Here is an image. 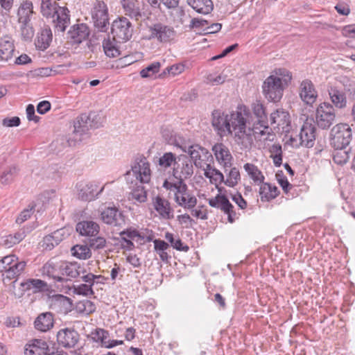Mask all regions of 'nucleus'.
<instances>
[{
    "label": "nucleus",
    "instance_id": "obj_48",
    "mask_svg": "<svg viewBox=\"0 0 355 355\" xmlns=\"http://www.w3.org/2000/svg\"><path fill=\"white\" fill-rule=\"evenodd\" d=\"M252 131V138L253 139V135H254L255 137H257L256 135H260L261 137L266 136L264 139H268L270 140V136L272 135L271 134V129L269 128V126L268 125V128H264V127H261L259 124H258V121L257 123L254 124V126L252 128H250L248 126V128Z\"/></svg>",
    "mask_w": 355,
    "mask_h": 355
},
{
    "label": "nucleus",
    "instance_id": "obj_24",
    "mask_svg": "<svg viewBox=\"0 0 355 355\" xmlns=\"http://www.w3.org/2000/svg\"><path fill=\"white\" fill-rule=\"evenodd\" d=\"M153 204L155 209L158 212L161 218L166 220L174 218V210L168 200L157 196Z\"/></svg>",
    "mask_w": 355,
    "mask_h": 355
},
{
    "label": "nucleus",
    "instance_id": "obj_52",
    "mask_svg": "<svg viewBox=\"0 0 355 355\" xmlns=\"http://www.w3.org/2000/svg\"><path fill=\"white\" fill-rule=\"evenodd\" d=\"M18 169L16 166H10L8 170L5 171L1 175L0 181L2 184H7L10 183L14 178L17 175Z\"/></svg>",
    "mask_w": 355,
    "mask_h": 355
},
{
    "label": "nucleus",
    "instance_id": "obj_32",
    "mask_svg": "<svg viewBox=\"0 0 355 355\" xmlns=\"http://www.w3.org/2000/svg\"><path fill=\"white\" fill-rule=\"evenodd\" d=\"M259 193L261 201L268 202L275 198L279 195V191L276 186L263 182L260 186Z\"/></svg>",
    "mask_w": 355,
    "mask_h": 355
},
{
    "label": "nucleus",
    "instance_id": "obj_31",
    "mask_svg": "<svg viewBox=\"0 0 355 355\" xmlns=\"http://www.w3.org/2000/svg\"><path fill=\"white\" fill-rule=\"evenodd\" d=\"M187 3L195 11L202 15L209 14L214 9L211 0H187Z\"/></svg>",
    "mask_w": 355,
    "mask_h": 355
},
{
    "label": "nucleus",
    "instance_id": "obj_51",
    "mask_svg": "<svg viewBox=\"0 0 355 355\" xmlns=\"http://www.w3.org/2000/svg\"><path fill=\"white\" fill-rule=\"evenodd\" d=\"M165 239L170 242L173 248L178 250L187 252L189 249V246L184 245L179 238L175 239L173 234L171 233L166 232L165 234Z\"/></svg>",
    "mask_w": 355,
    "mask_h": 355
},
{
    "label": "nucleus",
    "instance_id": "obj_39",
    "mask_svg": "<svg viewBox=\"0 0 355 355\" xmlns=\"http://www.w3.org/2000/svg\"><path fill=\"white\" fill-rule=\"evenodd\" d=\"M243 168L250 178L256 184H261L263 182L264 176L257 166L252 164L247 163L244 164Z\"/></svg>",
    "mask_w": 355,
    "mask_h": 355
},
{
    "label": "nucleus",
    "instance_id": "obj_26",
    "mask_svg": "<svg viewBox=\"0 0 355 355\" xmlns=\"http://www.w3.org/2000/svg\"><path fill=\"white\" fill-rule=\"evenodd\" d=\"M76 231L82 236L93 237L99 232V225L94 221L84 220L76 225Z\"/></svg>",
    "mask_w": 355,
    "mask_h": 355
},
{
    "label": "nucleus",
    "instance_id": "obj_59",
    "mask_svg": "<svg viewBox=\"0 0 355 355\" xmlns=\"http://www.w3.org/2000/svg\"><path fill=\"white\" fill-rule=\"evenodd\" d=\"M118 244L120 245L121 248L125 250H132L135 248L133 242L129 239H127L125 236H121Z\"/></svg>",
    "mask_w": 355,
    "mask_h": 355
},
{
    "label": "nucleus",
    "instance_id": "obj_38",
    "mask_svg": "<svg viewBox=\"0 0 355 355\" xmlns=\"http://www.w3.org/2000/svg\"><path fill=\"white\" fill-rule=\"evenodd\" d=\"M252 110L255 116L257 118L258 124L264 128H268V119L265 109L262 103L256 101L252 103Z\"/></svg>",
    "mask_w": 355,
    "mask_h": 355
},
{
    "label": "nucleus",
    "instance_id": "obj_58",
    "mask_svg": "<svg viewBox=\"0 0 355 355\" xmlns=\"http://www.w3.org/2000/svg\"><path fill=\"white\" fill-rule=\"evenodd\" d=\"M81 279L86 282V284H91L92 286L95 283L96 278H102L101 275H96L91 272H87L85 266H83V272L79 276Z\"/></svg>",
    "mask_w": 355,
    "mask_h": 355
},
{
    "label": "nucleus",
    "instance_id": "obj_35",
    "mask_svg": "<svg viewBox=\"0 0 355 355\" xmlns=\"http://www.w3.org/2000/svg\"><path fill=\"white\" fill-rule=\"evenodd\" d=\"M98 185L96 182L87 184L80 191L79 196L83 200H92L98 196L103 190V187L98 191Z\"/></svg>",
    "mask_w": 355,
    "mask_h": 355
},
{
    "label": "nucleus",
    "instance_id": "obj_64",
    "mask_svg": "<svg viewBox=\"0 0 355 355\" xmlns=\"http://www.w3.org/2000/svg\"><path fill=\"white\" fill-rule=\"evenodd\" d=\"M2 124L5 127H17L20 125V119L18 116L6 118L3 120Z\"/></svg>",
    "mask_w": 355,
    "mask_h": 355
},
{
    "label": "nucleus",
    "instance_id": "obj_18",
    "mask_svg": "<svg viewBox=\"0 0 355 355\" xmlns=\"http://www.w3.org/2000/svg\"><path fill=\"white\" fill-rule=\"evenodd\" d=\"M102 220L110 225L122 226L125 224V216L116 207H107L101 212Z\"/></svg>",
    "mask_w": 355,
    "mask_h": 355
},
{
    "label": "nucleus",
    "instance_id": "obj_62",
    "mask_svg": "<svg viewBox=\"0 0 355 355\" xmlns=\"http://www.w3.org/2000/svg\"><path fill=\"white\" fill-rule=\"evenodd\" d=\"M184 182L183 181L178 180L176 182L173 183L168 180H165L163 183V187H164L166 190L174 191V193L179 189V186L184 184Z\"/></svg>",
    "mask_w": 355,
    "mask_h": 355
},
{
    "label": "nucleus",
    "instance_id": "obj_57",
    "mask_svg": "<svg viewBox=\"0 0 355 355\" xmlns=\"http://www.w3.org/2000/svg\"><path fill=\"white\" fill-rule=\"evenodd\" d=\"M89 240V247L94 250H100L105 247L106 240L104 237L98 236Z\"/></svg>",
    "mask_w": 355,
    "mask_h": 355
},
{
    "label": "nucleus",
    "instance_id": "obj_21",
    "mask_svg": "<svg viewBox=\"0 0 355 355\" xmlns=\"http://www.w3.org/2000/svg\"><path fill=\"white\" fill-rule=\"evenodd\" d=\"M300 96L307 105H312L315 102L318 92L313 83L309 80H303L300 86Z\"/></svg>",
    "mask_w": 355,
    "mask_h": 355
},
{
    "label": "nucleus",
    "instance_id": "obj_30",
    "mask_svg": "<svg viewBox=\"0 0 355 355\" xmlns=\"http://www.w3.org/2000/svg\"><path fill=\"white\" fill-rule=\"evenodd\" d=\"M202 169L204 171V175L206 178H209L211 184H215L216 187L221 184L225 183L223 174L215 167L211 165V162H208L205 167Z\"/></svg>",
    "mask_w": 355,
    "mask_h": 355
},
{
    "label": "nucleus",
    "instance_id": "obj_23",
    "mask_svg": "<svg viewBox=\"0 0 355 355\" xmlns=\"http://www.w3.org/2000/svg\"><path fill=\"white\" fill-rule=\"evenodd\" d=\"M48 344L41 339H35L25 346V355H49L50 353Z\"/></svg>",
    "mask_w": 355,
    "mask_h": 355
},
{
    "label": "nucleus",
    "instance_id": "obj_2",
    "mask_svg": "<svg viewBox=\"0 0 355 355\" xmlns=\"http://www.w3.org/2000/svg\"><path fill=\"white\" fill-rule=\"evenodd\" d=\"M291 79L292 75L287 69H275L263 83L262 92L265 98L274 103L279 101Z\"/></svg>",
    "mask_w": 355,
    "mask_h": 355
},
{
    "label": "nucleus",
    "instance_id": "obj_27",
    "mask_svg": "<svg viewBox=\"0 0 355 355\" xmlns=\"http://www.w3.org/2000/svg\"><path fill=\"white\" fill-rule=\"evenodd\" d=\"M54 324L53 314L50 312L40 314L34 322L37 330L45 332L51 329Z\"/></svg>",
    "mask_w": 355,
    "mask_h": 355
},
{
    "label": "nucleus",
    "instance_id": "obj_15",
    "mask_svg": "<svg viewBox=\"0 0 355 355\" xmlns=\"http://www.w3.org/2000/svg\"><path fill=\"white\" fill-rule=\"evenodd\" d=\"M174 200L179 206L187 209H192L197 204V198L189 193L185 183L179 186L178 190L174 193Z\"/></svg>",
    "mask_w": 355,
    "mask_h": 355
},
{
    "label": "nucleus",
    "instance_id": "obj_53",
    "mask_svg": "<svg viewBox=\"0 0 355 355\" xmlns=\"http://www.w3.org/2000/svg\"><path fill=\"white\" fill-rule=\"evenodd\" d=\"M77 308L80 312L89 315L96 310V306L94 302L90 300H85L79 302Z\"/></svg>",
    "mask_w": 355,
    "mask_h": 355
},
{
    "label": "nucleus",
    "instance_id": "obj_36",
    "mask_svg": "<svg viewBox=\"0 0 355 355\" xmlns=\"http://www.w3.org/2000/svg\"><path fill=\"white\" fill-rule=\"evenodd\" d=\"M26 266V262L19 259L3 272L6 277L10 279L17 278L22 274Z\"/></svg>",
    "mask_w": 355,
    "mask_h": 355
},
{
    "label": "nucleus",
    "instance_id": "obj_7",
    "mask_svg": "<svg viewBox=\"0 0 355 355\" xmlns=\"http://www.w3.org/2000/svg\"><path fill=\"white\" fill-rule=\"evenodd\" d=\"M193 173V164L191 159L186 155L178 157V160L173 168V175L177 180L183 181L189 178Z\"/></svg>",
    "mask_w": 355,
    "mask_h": 355
},
{
    "label": "nucleus",
    "instance_id": "obj_43",
    "mask_svg": "<svg viewBox=\"0 0 355 355\" xmlns=\"http://www.w3.org/2000/svg\"><path fill=\"white\" fill-rule=\"evenodd\" d=\"M178 157L171 152L164 153L158 159V164L162 168H168L173 166H175Z\"/></svg>",
    "mask_w": 355,
    "mask_h": 355
},
{
    "label": "nucleus",
    "instance_id": "obj_61",
    "mask_svg": "<svg viewBox=\"0 0 355 355\" xmlns=\"http://www.w3.org/2000/svg\"><path fill=\"white\" fill-rule=\"evenodd\" d=\"M26 112L28 121H33L35 123L40 121V117L35 114V107L33 105L28 104L26 107Z\"/></svg>",
    "mask_w": 355,
    "mask_h": 355
},
{
    "label": "nucleus",
    "instance_id": "obj_13",
    "mask_svg": "<svg viewBox=\"0 0 355 355\" xmlns=\"http://www.w3.org/2000/svg\"><path fill=\"white\" fill-rule=\"evenodd\" d=\"M150 39H156L160 42H168L172 40L175 31L173 27L161 23H156L149 27Z\"/></svg>",
    "mask_w": 355,
    "mask_h": 355
},
{
    "label": "nucleus",
    "instance_id": "obj_9",
    "mask_svg": "<svg viewBox=\"0 0 355 355\" xmlns=\"http://www.w3.org/2000/svg\"><path fill=\"white\" fill-rule=\"evenodd\" d=\"M193 161V164L199 168L205 167V165L213 160L211 154L205 148L196 144L188 147L185 150Z\"/></svg>",
    "mask_w": 355,
    "mask_h": 355
},
{
    "label": "nucleus",
    "instance_id": "obj_41",
    "mask_svg": "<svg viewBox=\"0 0 355 355\" xmlns=\"http://www.w3.org/2000/svg\"><path fill=\"white\" fill-rule=\"evenodd\" d=\"M333 160L337 164L343 165L349 159V151L347 148H334Z\"/></svg>",
    "mask_w": 355,
    "mask_h": 355
},
{
    "label": "nucleus",
    "instance_id": "obj_37",
    "mask_svg": "<svg viewBox=\"0 0 355 355\" xmlns=\"http://www.w3.org/2000/svg\"><path fill=\"white\" fill-rule=\"evenodd\" d=\"M15 46L13 42L10 39H3L0 40V58L1 60L8 61L13 55Z\"/></svg>",
    "mask_w": 355,
    "mask_h": 355
},
{
    "label": "nucleus",
    "instance_id": "obj_42",
    "mask_svg": "<svg viewBox=\"0 0 355 355\" xmlns=\"http://www.w3.org/2000/svg\"><path fill=\"white\" fill-rule=\"evenodd\" d=\"M21 38L24 42H30L35 35V30L31 22L19 24Z\"/></svg>",
    "mask_w": 355,
    "mask_h": 355
},
{
    "label": "nucleus",
    "instance_id": "obj_34",
    "mask_svg": "<svg viewBox=\"0 0 355 355\" xmlns=\"http://www.w3.org/2000/svg\"><path fill=\"white\" fill-rule=\"evenodd\" d=\"M20 286L22 288V293L18 295V297H21L24 291L31 289H34V293L44 291L46 288L47 284L41 279H28L26 282H21Z\"/></svg>",
    "mask_w": 355,
    "mask_h": 355
},
{
    "label": "nucleus",
    "instance_id": "obj_25",
    "mask_svg": "<svg viewBox=\"0 0 355 355\" xmlns=\"http://www.w3.org/2000/svg\"><path fill=\"white\" fill-rule=\"evenodd\" d=\"M53 34L49 26L42 28L37 34L35 45L37 49L45 51L47 49L52 42Z\"/></svg>",
    "mask_w": 355,
    "mask_h": 355
},
{
    "label": "nucleus",
    "instance_id": "obj_49",
    "mask_svg": "<svg viewBox=\"0 0 355 355\" xmlns=\"http://www.w3.org/2000/svg\"><path fill=\"white\" fill-rule=\"evenodd\" d=\"M103 47L105 55L110 58H116L119 55V50L116 44L109 39L103 41Z\"/></svg>",
    "mask_w": 355,
    "mask_h": 355
},
{
    "label": "nucleus",
    "instance_id": "obj_5",
    "mask_svg": "<svg viewBox=\"0 0 355 355\" xmlns=\"http://www.w3.org/2000/svg\"><path fill=\"white\" fill-rule=\"evenodd\" d=\"M132 33V23L125 17H118L112 22L111 33L115 42L123 43L130 40Z\"/></svg>",
    "mask_w": 355,
    "mask_h": 355
},
{
    "label": "nucleus",
    "instance_id": "obj_60",
    "mask_svg": "<svg viewBox=\"0 0 355 355\" xmlns=\"http://www.w3.org/2000/svg\"><path fill=\"white\" fill-rule=\"evenodd\" d=\"M33 208L34 207L32 206L30 209H26L24 211H22L21 214L18 216V217L16 218V223L17 224H21L27 219H28L33 214Z\"/></svg>",
    "mask_w": 355,
    "mask_h": 355
},
{
    "label": "nucleus",
    "instance_id": "obj_44",
    "mask_svg": "<svg viewBox=\"0 0 355 355\" xmlns=\"http://www.w3.org/2000/svg\"><path fill=\"white\" fill-rule=\"evenodd\" d=\"M71 254L80 259H87L90 258L92 253L87 245H76L71 248Z\"/></svg>",
    "mask_w": 355,
    "mask_h": 355
},
{
    "label": "nucleus",
    "instance_id": "obj_19",
    "mask_svg": "<svg viewBox=\"0 0 355 355\" xmlns=\"http://www.w3.org/2000/svg\"><path fill=\"white\" fill-rule=\"evenodd\" d=\"M212 151L219 164L225 168V173H227V168L231 166L232 156L228 148L222 143H217L212 147Z\"/></svg>",
    "mask_w": 355,
    "mask_h": 355
},
{
    "label": "nucleus",
    "instance_id": "obj_4",
    "mask_svg": "<svg viewBox=\"0 0 355 355\" xmlns=\"http://www.w3.org/2000/svg\"><path fill=\"white\" fill-rule=\"evenodd\" d=\"M330 144L334 148H347L352 139V132L347 123H339L331 130Z\"/></svg>",
    "mask_w": 355,
    "mask_h": 355
},
{
    "label": "nucleus",
    "instance_id": "obj_50",
    "mask_svg": "<svg viewBox=\"0 0 355 355\" xmlns=\"http://www.w3.org/2000/svg\"><path fill=\"white\" fill-rule=\"evenodd\" d=\"M288 114L286 112L277 110L271 113L270 121L272 124H277V126L283 125L286 121Z\"/></svg>",
    "mask_w": 355,
    "mask_h": 355
},
{
    "label": "nucleus",
    "instance_id": "obj_47",
    "mask_svg": "<svg viewBox=\"0 0 355 355\" xmlns=\"http://www.w3.org/2000/svg\"><path fill=\"white\" fill-rule=\"evenodd\" d=\"M227 173V179L225 180V184L230 187H234L236 186L240 180V173L239 171L236 168H231L229 172Z\"/></svg>",
    "mask_w": 355,
    "mask_h": 355
},
{
    "label": "nucleus",
    "instance_id": "obj_3",
    "mask_svg": "<svg viewBox=\"0 0 355 355\" xmlns=\"http://www.w3.org/2000/svg\"><path fill=\"white\" fill-rule=\"evenodd\" d=\"M102 125L101 116L95 112L81 114L73 121L74 139L81 141L87 135L90 129L98 128Z\"/></svg>",
    "mask_w": 355,
    "mask_h": 355
},
{
    "label": "nucleus",
    "instance_id": "obj_63",
    "mask_svg": "<svg viewBox=\"0 0 355 355\" xmlns=\"http://www.w3.org/2000/svg\"><path fill=\"white\" fill-rule=\"evenodd\" d=\"M120 236H125L130 240H136L137 236H139V232L134 228H128L120 232Z\"/></svg>",
    "mask_w": 355,
    "mask_h": 355
},
{
    "label": "nucleus",
    "instance_id": "obj_11",
    "mask_svg": "<svg viewBox=\"0 0 355 355\" xmlns=\"http://www.w3.org/2000/svg\"><path fill=\"white\" fill-rule=\"evenodd\" d=\"M132 171L136 180L142 184L148 183L151 179L150 163L144 157L137 158L132 166Z\"/></svg>",
    "mask_w": 355,
    "mask_h": 355
},
{
    "label": "nucleus",
    "instance_id": "obj_10",
    "mask_svg": "<svg viewBox=\"0 0 355 355\" xmlns=\"http://www.w3.org/2000/svg\"><path fill=\"white\" fill-rule=\"evenodd\" d=\"M209 205L214 208L220 209L227 215L228 222L233 223L238 218L234 210V206L225 195L218 194L214 198L209 199Z\"/></svg>",
    "mask_w": 355,
    "mask_h": 355
},
{
    "label": "nucleus",
    "instance_id": "obj_14",
    "mask_svg": "<svg viewBox=\"0 0 355 355\" xmlns=\"http://www.w3.org/2000/svg\"><path fill=\"white\" fill-rule=\"evenodd\" d=\"M92 19L95 27L99 31H106L109 24V18L107 6L103 1H98L92 13Z\"/></svg>",
    "mask_w": 355,
    "mask_h": 355
},
{
    "label": "nucleus",
    "instance_id": "obj_17",
    "mask_svg": "<svg viewBox=\"0 0 355 355\" xmlns=\"http://www.w3.org/2000/svg\"><path fill=\"white\" fill-rule=\"evenodd\" d=\"M89 35V29L85 24H76L70 27L67 33L68 41L73 44H78L86 40Z\"/></svg>",
    "mask_w": 355,
    "mask_h": 355
},
{
    "label": "nucleus",
    "instance_id": "obj_33",
    "mask_svg": "<svg viewBox=\"0 0 355 355\" xmlns=\"http://www.w3.org/2000/svg\"><path fill=\"white\" fill-rule=\"evenodd\" d=\"M330 99L335 107L342 109L347 105V99L345 94L342 90L338 89L336 87H331L328 89Z\"/></svg>",
    "mask_w": 355,
    "mask_h": 355
},
{
    "label": "nucleus",
    "instance_id": "obj_16",
    "mask_svg": "<svg viewBox=\"0 0 355 355\" xmlns=\"http://www.w3.org/2000/svg\"><path fill=\"white\" fill-rule=\"evenodd\" d=\"M56 336L58 345L64 348L74 347L80 338L78 331L72 328L60 329Z\"/></svg>",
    "mask_w": 355,
    "mask_h": 355
},
{
    "label": "nucleus",
    "instance_id": "obj_8",
    "mask_svg": "<svg viewBox=\"0 0 355 355\" xmlns=\"http://www.w3.org/2000/svg\"><path fill=\"white\" fill-rule=\"evenodd\" d=\"M229 116L220 110H214L211 113V125L216 133L224 137L232 135Z\"/></svg>",
    "mask_w": 355,
    "mask_h": 355
},
{
    "label": "nucleus",
    "instance_id": "obj_54",
    "mask_svg": "<svg viewBox=\"0 0 355 355\" xmlns=\"http://www.w3.org/2000/svg\"><path fill=\"white\" fill-rule=\"evenodd\" d=\"M131 198L139 202H144L147 200L146 191L143 186L137 187L130 193Z\"/></svg>",
    "mask_w": 355,
    "mask_h": 355
},
{
    "label": "nucleus",
    "instance_id": "obj_28",
    "mask_svg": "<svg viewBox=\"0 0 355 355\" xmlns=\"http://www.w3.org/2000/svg\"><path fill=\"white\" fill-rule=\"evenodd\" d=\"M33 14V5L31 1H24L17 11L19 24L31 22Z\"/></svg>",
    "mask_w": 355,
    "mask_h": 355
},
{
    "label": "nucleus",
    "instance_id": "obj_56",
    "mask_svg": "<svg viewBox=\"0 0 355 355\" xmlns=\"http://www.w3.org/2000/svg\"><path fill=\"white\" fill-rule=\"evenodd\" d=\"M18 259L19 258L14 254L8 255L3 257L0 260V272H3L8 268V266H10Z\"/></svg>",
    "mask_w": 355,
    "mask_h": 355
},
{
    "label": "nucleus",
    "instance_id": "obj_40",
    "mask_svg": "<svg viewBox=\"0 0 355 355\" xmlns=\"http://www.w3.org/2000/svg\"><path fill=\"white\" fill-rule=\"evenodd\" d=\"M88 337L94 342L101 343L104 347L106 340L109 337V332L101 328H96Z\"/></svg>",
    "mask_w": 355,
    "mask_h": 355
},
{
    "label": "nucleus",
    "instance_id": "obj_29",
    "mask_svg": "<svg viewBox=\"0 0 355 355\" xmlns=\"http://www.w3.org/2000/svg\"><path fill=\"white\" fill-rule=\"evenodd\" d=\"M64 239V230L60 229L44 237L42 246L44 250H51Z\"/></svg>",
    "mask_w": 355,
    "mask_h": 355
},
{
    "label": "nucleus",
    "instance_id": "obj_22",
    "mask_svg": "<svg viewBox=\"0 0 355 355\" xmlns=\"http://www.w3.org/2000/svg\"><path fill=\"white\" fill-rule=\"evenodd\" d=\"M315 127L310 123H304L299 134L300 145L307 148L313 146L315 139Z\"/></svg>",
    "mask_w": 355,
    "mask_h": 355
},
{
    "label": "nucleus",
    "instance_id": "obj_1",
    "mask_svg": "<svg viewBox=\"0 0 355 355\" xmlns=\"http://www.w3.org/2000/svg\"><path fill=\"white\" fill-rule=\"evenodd\" d=\"M250 112L244 105L237 107L235 112H232L229 116L230 127L232 135L236 143L245 148H250L253 144L252 131L248 128V122Z\"/></svg>",
    "mask_w": 355,
    "mask_h": 355
},
{
    "label": "nucleus",
    "instance_id": "obj_6",
    "mask_svg": "<svg viewBox=\"0 0 355 355\" xmlns=\"http://www.w3.org/2000/svg\"><path fill=\"white\" fill-rule=\"evenodd\" d=\"M336 119L335 109L329 103H320L315 110V123L323 130L329 128Z\"/></svg>",
    "mask_w": 355,
    "mask_h": 355
},
{
    "label": "nucleus",
    "instance_id": "obj_45",
    "mask_svg": "<svg viewBox=\"0 0 355 355\" xmlns=\"http://www.w3.org/2000/svg\"><path fill=\"white\" fill-rule=\"evenodd\" d=\"M162 64L159 62H153L144 69H141L139 74L141 78H152L155 74L159 71Z\"/></svg>",
    "mask_w": 355,
    "mask_h": 355
},
{
    "label": "nucleus",
    "instance_id": "obj_20",
    "mask_svg": "<svg viewBox=\"0 0 355 355\" xmlns=\"http://www.w3.org/2000/svg\"><path fill=\"white\" fill-rule=\"evenodd\" d=\"M60 273L69 278H76L83 272V265L78 262L60 261L58 263Z\"/></svg>",
    "mask_w": 355,
    "mask_h": 355
},
{
    "label": "nucleus",
    "instance_id": "obj_46",
    "mask_svg": "<svg viewBox=\"0 0 355 355\" xmlns=\"http://www.w3.org/2000/svg\"><path fill=\"white\" fill-rule=\"evenodd\" d=\"M184 70V65L178 63L167 67L161 73L159 74V78H164L167 75H171L173 76L180 74Z\"/></svg>",
    "mask_w": 355,
    "mask_h": 355
},
{
    "label": "nucleus",
    "instance_id": "obj_12",
    "mask_svg": "<svg viewBox=\"0 0 355 355\" xmlns=\"http://www.w3.org/2000/svg\"><path fill=\"white\" fill-rule=\"evenodd\" d=\"M125 15L137 21L145 19L146 14L144 10L143 3L139 0H121Z\"/></svg>",
    "mask_w": 355,
    "mask_h": 355
},
{
    "label": "nucleus",
    "instance_id": "obj_55",
    "mask_svg": "<svg viewBox=\"0 0 355 355\" xmlns=\"http://www.w3.org/2000/svg\"><path fill=\"white\" fill-rule=\"evenodd\" d=\"M74 293L85 296L94 295V291L91 284H82L73 288Z\"/></svg>",
    "mask_w": 355,
    "mask_h": 355
}]
</instances>
